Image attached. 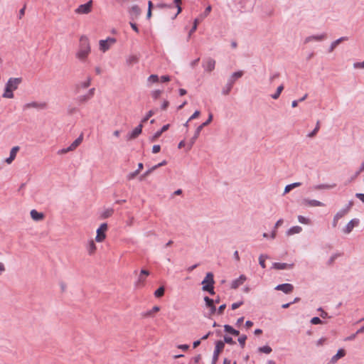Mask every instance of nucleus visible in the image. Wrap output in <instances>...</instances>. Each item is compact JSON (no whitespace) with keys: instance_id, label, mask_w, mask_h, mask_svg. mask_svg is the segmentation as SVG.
<instances>
[{"instance_id":"nucleus-55","label":"nucleus","mask_w":364,"mask_h":364,"mask_svg":"<svg viewBox=\"0 0 364 364\" xmlns=\"http://www.w3.org/2000/svg\"><path fill=\"white\" fill-rule=\"evenodd\" d=\"M161 150V146L160 145H154L152 148V152L154 154H157Z\"/></svg>"},{"instance_id":"nucleus-2","label":"nucleus","mask_w":364,"mask_h":364,"mask_svg":"<svg viewBox=\"0 0 364 364\" xmlns=\"http://www.w3.org/2000/svg\"><path fill=\"white\" fill-rule=\"evenodd\" d=\"M215 281L213 279V274L208 272L206 274L205 277L202 282L203 290L209 292L210 294H215L214 291Z\"/></svg>"},{"instance_id":"nucleus-14","label":"nucleus","mask_w":364,"mask_h":364,"mask_svg":"<svg viewBox=\"0 0 364 364\" xmlns=\"http://www.w3.org/2000/svg\"><path fill=\"white\" fill-rule=\"evenodd\" d=\"M31 217L35 221H41L44 219L45 215L43 213L38 212L36 210H31Z\"/></svg>"},{"instance_id":"nucleus-44","label":"nucleus","mask_w":364,"mask_h":364,"mask_svg":"<svg viewBox=\"0 0 364 364\" xmlns=\"http://www.w3.org/2000/svg\"><path fill=\"white\" fill-rule=\"evenodd\" d=\"M233 83H234V81L231 82L230 83H229L227 87L223 90V93L225 95H228L230 93V92L231 89H232Z\"/></svg>"},{"instance_id":"nucleus-25","label":"nucleus","mask_w":364,"mask_h":364,"mask_svg":"<svg viewBox=\"0 0 364 364\" xmlns=\"http://www.w3.org/2000/svg\"><path fill=\"white\" fill-rule=\"evenodd\" d=\"M301 231L302 228L300 226H294L287 231V235L290 236L294 234L300 233Z\"/></svg>"},{"instance_id":"nucleus-3","label":"nucleus","mask_w":364,"mask_h":364,"mask_svg":"<svg viewBox=\"0 0 364 364\" xmlns=\"http://www.w3.org/2000/svg\"><path fill=\"white\" fill-rule=\"evenodd\" d=\"M212 120H213V114L210 113L209 114L208 119L196 129L194 136L191 139L189 143L188 144V150L191 149L193 145L195 144L196 139L199 136L202 129L204 127L208 125L212 122Z\"/></svg>"},{"instance_id":"nucleus-1","label":"nucleus","mask_w":364,"mask_h":364,"mask_svg":"<svg viewBox=\"0 0 364 364\" xmlns=\"http://www.w3.org/2000/svg\"><path fill=\"white\" fill-rule=\"evenodd\" d=\"M90 53V46L89 40L85 36H82L80 39L79 50L76 53V57L80 60H85Z\"/></svg>"},{"instance_id":"nucleus-26","label":"nucleus","mask_w":364,"mask_h":364,"mask_svg":"<svg viewBox=\"0 0 364 364\" xmlns=\"http://www.w3.org/2000/svg\"><path fill=\"white\" fill-rule=\"evenodd\" d=\"M326 38V34H322V35H319V36H309V37L306 38L305 42L308 43V42L311 41H322V40L325 39Z\"/></svg>"},{"instance_id":"nucleus-11","label":"nucleus","mask_w":364,"mask_h":364,"mask_svg":"<svg viewBox=\"0 0 364 364\" xmlns=\"http://www.w3.org/2000/svg\"><path fill=\"white\" fill-rule=\"evenodd\" d=\"M19 151V146H14L11 149V151H10V156L9 158H6L5 159V162L7 164H11L14 161V159H16V154L18 153V151Z\"/></svg>"},{"instance_id":"nucleus-64","label":"nucleus","mask_w":364,"mask_h":364,"mask_svg":"<svg viewBox=\"0 0 364 364\" xmlns=\"http://www.w3.org/2000/svg\"><path fill=\"white\" fill-rule=\"evenodd\" d=\"M355 196L359 198L362 202L364 203V194L363 193H356Z\"/></svg>"},{"instance_id":"nucleus-28","label":"nucleus","mask_w":364,"mask_h":364,"mask_svg":"<svg viewBox=\"0 0 364 364\" xmlns=\"http://www.w3.org/2000/svg\"><path fill=\"white\" fill-rule=\"evenodd\" d=\"M346 40H347L346 37H341V38L337 39L336 41H333L331 45L330 52L333 51L336 48V46H338L339 43H341L342 41H346Z\"/></svg>"},{"instance_id":"nucleus-8","label":"nucleus","mask_w":364,"mask_h":364,"mask_svg":"<svg viewBox=\"0 0 364 364\" xmlns=\"http://www.w3.org/2000/svg\"><path fill=\"white\" fill-rule=\"evenodd\" d=\"M47 107V103L43 102H31L26 104L23 106L24 109H44Z\"/></svg>"},{"instance_id":"nucleus-13","label":"nucleus","mask_w":364,"mask_h":364,"mask_svg":"<svg viewBox=\"0 0 364 364\" xmlns=\"http://www.w3.org/2000/svg\"><path fill=\"white\" fill-rule=\"evenodd\" d=\"M149 275V272L146 269H141L139 276L138 281L136 282L137 286H143L146 278Z\"/></svg>"},{"instance_id":"nucleus-41","label":"nucleus","mask_w":364,"mask_h":364,"mask_svg":"<svg viewBox=\"0 0 364 364\" xmlns=\"http://www.w3.org/2000/svg\"><path fill=\"white\" fill-rule=\"evenodd\" d=\"M267 259V256H264V255H260L259 257V264L260 266L264 269L266 267V264H265V260Z\"/></svg>"},{"instance_id":"nucleus-34","label":"nucleus","mask_w":364,"mask_h":364,"mask_svg":"<svg viewBox=\"0 0 364 364\" xmlns=\"http://www.w3.org/2000/svg\"><path fill=\"white\" fill-rule=\"evenodd\" d=\"M348 212V209H343L339 210L336 215L335 218L339 220V219L344 217Z\"/></svg>"},{"instance_id":"nucleus-63","label":"nucleus","mask_w":364,"mask_h":364,"mask_svg":"<svg viewBox=\"0 0 364 364\" xmlns=\"http://www.w3.org/2000/svg\"><path fill=\"white\" fill-rule=\"evenodd\" d=\"M201 360V355H198L196 356H195L193 358V361H194V363L195 364H197L198 363H199V361Z\"/></svg>"},{"instance_id":"nucleus-62","label":"nucleus","mask_w":364,"mask_h":364,"mask_svg":"<svg viewBox=\"0 0 364 364\" xmlns=\"http://www.w3.org/2000/svg\"><path fill=\"white\" fill-rule=\"evenodd\" d=\"M354 67L356 68H364V61L362 63H355Z\"/></svg>"},{"instance_id":"nucleus-45","label":"nucleus","mask_w":364,"mask_h":364,"mask_svg":"<svg viewBox=\"0 0 364 364\" xmlns=\"http://www.w3.org/2000/svg\"><path fill=\"white\" fill-rule=\"evenodd\" d=\"M161 90H156L151 92V96L154 99L157 100L161 96Z\"/></svg>"},{"instance_id":"nucleus-9","label":"nucleus","mask_w":364,"mask_h":364,"mask_svg":"<svg viewBox=\"0 0 364 364\" xmlns=\"http://www.w3.org/2000/svg\"><path fill=\"white\" fill-rule=\"evenodd\" d=\"M224 346H225L224 342H223L221 341H217V343L215 344V348L214 350V353H213V364H215V363L218 361V356H219L220 353L223 351Z\"/></svg>"},{"instance_id":"nucleus-35","label":"nucleus","mask_w":364,"mask_h":364,"mask_svg":"<svg viewBox=\"0 0 364 364\" xmlns=\"http://www.w3.org/2000/svg\"><path fill=\"white\" fill-rule=\"evenodd\" d=\"M298 220L300 223L309 225L311 224V220L309 218H305L302 215L298 216Z\"/></svg>"},{"instance_id":"nucleus-57","label":"nucleus","mask_w":364,"mask_h":364,"mask_svg":"<svg viewBox=\"0 0 364 364\" xmlns=\"http://www.w3.org/2000/svg\"><path fill=\"white\" fill-rule=\"evenodd\" d=\"M242 304V301L233 303L231 306L232 309L235 310V309L239 308Z\"/></svg>"},{"instance_id":"nucleus-24","label":"nucleus","mask_w":364,"mask_h":364,"mask_svg":"<svg viewBox=\"0 0 364 364\" xmlns=\"http://www.w3.org/2000/svg\"><path fill=\"white\" fill-rule=\"evenodd\" d=\"M143 167H144L143 164L139 163L138 164L137 171H134V172L129 173L127 176V179L129 181L134 179L139 173V172L143 168Z\"/></svg>"},{"instance_id":"nucleus-38","label":"nucleus","mask_w":364,"mask_h":364,"mask_svg":"<svg viewBox=\"0 0 364 364\" xmlns=\"http://www.w3.org/2000/svg\"><path fill=\"white\" fill-rule=\"evenodd\" d=\"M283 90H284V86L282 85L279 86L277 89V92L274 95H272V97L274 100L279 98V97Z\"/></svg>"},{"instance_id":"nucleus-16","label":"nucleus","mask_w":364,"mask_h":364,"mask_svg":"<svg viewBox=\"0 0 364 364\" xmlns=\"http://www.w3.org/2000/svg\"><path fill=\"white\" fill-rule=\"evenodd\" d=\"M94 95V89L90 90L89 92L87 95H80L77 97V101L80 103H85L87 102Z\"/></svg>"},{"instance_id":"nucleus-17","label":"nucleus","mask_w":364,"mask_h":364,"mask_svg":"<svg viewBox=\"0 0 364 364\" xmlns=\"http://www.w3.org/2000/svg\"><path fill=\"white\" fill-rule=\"evenodd\" d=\"M246 279L247 278L245 275H240L238 279L232 281L231 287L232 289H237L239 286L242 285L246 281Z\"/></svg>"},{"instance_id":"nucleus-42","label":"nucleus","mask_w":364,"mask_h":364,"mask_svg":"<svg viewBox=\"0 0 364 364\" xmlns=\"http://www.w3.org/2000/svg\"><path fill=\"white\" fill-rule=\"evenodd\" d=\"M154 114V112L153 110H150L147 112L146 115L144 117V118L141 120V123H145L148 119L151 117Z\"/></svg>"},{"instance_id":"nucleus-51","label":"nucleus","mask_w":364,"mask_h":364,"mask_svg":"<svg viewBox=\"0 0 364 364\" xmlns=\"http://www.w3.org/2000/svg\"><path fill=\"white\" fill-rule=\"evenodd\" d=\"M311 323L314 325L321 323V320L318 317H314L311 320Z\"/></svg>"},{"instance_id":"nucleus-18","label":"nucleus","mask_w":364,"mask_h":364,"mask_svg":"<svg viewBox=\"0 0 364 364\" xmlns=\"http://www.w3.org/2000/svg\"><path fill=\"white\" fill-rule=\"evenodd\" d=\"M97 250V246L93 240L88 242L87 245V251L89 255H93Z\"/></svg>"},{"instance_id":"nucleus-10","label":"nucleus","mask_w":364,"mask_h":364,"mask_svg":"<svg viewBox=\"0 0 364 364\" xmlns=\"http://www.w3.org/2000/svg\"><path fill=\"white\" fill-rule=\"evenodd\" d=\"M359 224V220L357 218L352 219L346 225V227L343 229V232L345 234H349L353 229L358 226Z\"/></svg>"},{"instance_id":"nucleus-47","label":"nucleus","mask_w":364,"mask_h":364,"mask_svg":"<svg viewBox=\"0 0 364 364\" xmlns=\"http://www.w3.org/2000/svg\"><path fill=\"white\" fill-rule=\"evenodd\" d=\"M174 2L176 4V6H177V9H178L177 13L175 15V16L173 17V18H176V16L178 14H179L181 12V10H182L181 7V0H174Z\"/></svg>"},{"instance_id":"nucleus-33","label":"nucleus","mask_w":364,"mask_h":364,"mask_svg":"<svg viewBox=\"0 0 364 364\" xmlns=\"http://www.w3.org/2000/svg\"><path fill=\"white\" fill-rule=\"evenodd\" d=\"M130 14L132 16H138L140 15L141 14V10L139 9V7L138 6H133L132 8H131V10H130Z\"/></svg>"},{"instance_id":"nucleus-52","label":"nucleus","mask_w":364,"mask_h":364,"mask_svg":"<svg viewBox=\"0 0 364 364\" xmlns=\"http://www.w3.org/2000/svg\"><path fill=\"white\" fill-rule=\"evenodd\" d=\"M200 112L199 111H196L191 116V117L188 119V121H191L194 119H196L198 118L199 116H200Z\"/></svg>"},{"instance_id":"nucleus-37","label":"nucleus","mask_w":364,"mask_h":364,"mask_svg":"<svg viewBox=\"0 0 364 364\" xmlns=\"http://www.w3.org/2000/svg\"><path fill=\"white\" fill-rule=\"evenodd\" d=\"M258 350L260 352V353H266V354H269L272 352V348L268 346H262V347H260L258 348Z\"/></svg>"},{"instance_id":"nucleus-39","label":"nucleus","mask_w":364,"mask_h":364,"mask_svg":"<svg viewBox=\"0 0 364 364\" xmlns=\"http://www.w3.org/2000/svg\"><path fill=\"white\" fill-rule=\"evenodd\" d=\"M319 129H320V123H319V122H317L315 129H314V130L308 134V136L310 138L314 137L317 134Z\"/></svg>"},{"instance_id":"nucleus-59","label":"nucleus","mask_w":364,"mask_h":364,"mask_svg":"<svg viewBox=\"0 0 364 364\" xmlns=\"http://www.w3.org/2000/svg\"><path fill=\"white\" fill-rule=\"evenodd\" d=\"M177 347L178 348L181 349L184 351L187 350L189 348V346L187 344L178 345Z\"/></svg>"},{"instance_id":"nucleus-29","label":"nucleus","mask_w":364,"mask_h":364,"mask_svg":"<svg viewBox=\"0 0 364 364\" xmlns=\"http://www.w3.org/2000/svg\"><path fill=\"white\" fill-rule=\"evenodd\" d=\"M2 97L4 98L12 99V98H14V95L13 91H11V90H9L8 87H6L5 86L4 92L2 95Z\"/></svg>"},{"instance_id":"nucleus-15","label":"nucleus","mask_w":364,"mask_h":364,"mask_svg":"<svg viewBox=\"0 0 364 364\" xmlns=\"http://www.w3.org/2000/svg\"><path fill=\"white\" fill-rule=\"evenodd\" d=\"M215 60L212 58H208L203 65L205 70L208 72H211L215 69Z\"/></svg>"},{"instance_id":"nucleus-21","label":"nucleus","mask_w":364,"mask_h":364,"mask_svg":"<svg viewBox=\"0 0 364 364\" xmlns=\"http://www.w3.org/2000/svg\"><path fill=\"white\" fill-rule=\"evenodd\" d=\"M142 127H143V124H140L139 125H138L133 131L129 135V139H135L141 133V131H142Z\"/></svg>"},{"instance_id":"nucleus-20","label":"nucleus","mask_w":364,"mask_h":364,"mask_svg":"<svg viewBox=\"0 0 364 364\" xmlns=\"http://www.w3.org/2000/svg\"><path fill=\"white\" fill-rule=\"evenodd\" d=\"M345 355H346L345 350L340 349L338 350L337 353L331 358V363H336L340 358L344 357Z\"/></svg>"},{"instance_id":"nucleus-5","label":"nucleus","mask_w":364,"mask_h":364,"mask_svg":"<svg viewBox=\"0 0 364 364\" xmlns=\"http://www.w3.org/2000/svg\"><path fill=\"white\" fill-rule=\"evenodd\" d=\"M116 43V40L114 38H107L105 40H100L99 42L100 50L102 52L108 50L112 46Z\"/></svg>"},{"instance_id":"nucleus-23","label":"nucleus","mask_w":364,"mask_h":364,"mask_svg":"<svg viewBox=\"0 0 364 364\" xmlns=\"http://www.w3.org/2000/svg\"><path fill=\"white\" fill-rule=\"evenodd\" d=\"M83 136L80 134L69 146L68 150H75L82 141Z\"/></svg>"},{"instance_id":"nucleus-49","label":"nucleus","mask_w":364,"mask_h":364,"mask_svg":"<svg viewBox=\"0 0 364 364\" xmlns=\"http://www.w3.org/2000/svg\"><path fill=\"white\" fill-rule=\"evenodd\" d=\"M242 75H243L242 71H237L232 74V77L234 79H237V78L241 77Z\"/></svg>"},{"instance_id":"nucleus-7","label":"nucleus","mask_w":364,"mask_h":364,"mask_svg":"<svg viewBox=\"0 0 364 364\" xmlns=\"http://www.w3.org/2000/svg\"><path fill=\"white\" fill-rule=\"evenodd\" d=\"M21 82L22 79L21 77H11L7 81L6 87L14 92L18 88Z\"/></svg>"},{"instance_id":"nucleus-32","label":"nucleus","mask_w":364,"mask_h":364,"mask_svg":"<svg viewBox=\"0 0 364 364\" xmlns=\"http://www.w3.org/2000/svg\"><path fill=\"white\" fill-rule=\"evenodd\" d=\"M306 204L309 206L316 207V206H324V204L316 200H309L306 201Z\"/></svg>"},{"instance_id":"nucleus-12","label":"nucleus","mask_w":364,"mask_h":364,"mask_svg":"<svg viewBox=\"0 0 364 364\" xmlns=\"http://www.w3.org/2000/svg\"><path fill=\"white\" fill-rule=\"evenodd\" d=\"M275 289L282 291L283 292H284L286 294H289L293 291L294 287L291 284H282L277 285L275 287Z\"/></svg>"},{"instance_id":"nucleus-46","label":"nucleus","mask_w":364,"mask_h":364,"mask_svg":"<svg viewBox=\"0 0 364 364\" xmlns=\"http://www.w3.org/2000/svg\"><path fill=\"white\" fill-rule=\"evenodd\" d=\"M246 340H247V336L245 335H242L238 338V342L240 344L242 348L245 347Z\"/></svg>"},{"instance_id":"nucleus-22","label":"nucleus","mask_w":364,"mask_h":364,"mask_svg":"<svg viewBox=\"0 0 364 364\" xmlns=\"http://www.w3.org/2000/svg\"><path fill=\"white\" fill-rule=\"evenodd\" d=\"M293 264H287V263H280L275 262L273 264L274 268L277 269H291L293 267Z\"/></svg>"},{"instance_id":"nucleus-27","label":"nucleus","mask_w":364,"mask_h":364,"mask_svg":"<svg viewBox=\"0 0 364 364\" xmlns=\"http://www.w3.org/2000/svg\"><path fill=\"white\" fill-rule=\"evenodd\" d=\"M301 185V183L299 182H296V183H291V184H289L287 185L285 188H284V194L290 192L292 189L296 188V187H299Z\"/></svg>"},{"instance_id":"nucleus-61","label":"nucleus","mask_w":364,"mask_h":364,"mask_svg":"<svg viewBox=\"0 0 364 364\" xmlns=\"http://www.w3.org/2000/svg\"><path fill=\"white\" fill-rule=\"evenodd\" d=\"M170 80H171L170 77L168 75H163L161 77V81L163 82H168Z\"/></svg>"},{"instance_id":"nucleus-58","label":"nucleus","mask_w":364,"mask_h":364,"mask_svg":"<svg viewBox=\"0 0 364 364\" xmlns=\"http://www.w3.org/2000/svg\"><path fill=\"white\" fill-rule=\"evenodd\" d=\"M225 307H226L225 304H223V305L220 306V307L218 308V314L220 315L223 314Z\"/></svg>"},{"instance_id":"nucleus-19","label":"nucleus","mask_w":364,"mask_h":364,"mask_svg":"<svg viewBox=\"0 0 364 364\" xmlns=\"http://www.w3.org/2000/svg\"><path fill=\"white\" fill-rule=\"evenodd\" d=\"M204 300L205 301L206 306L210 309V314H214L216 311V308L214 305L215 301L208 296H205L204 298Z\"/></svg>"},{"instance_id":"nucleus-6","label":"nucleus","mask_w":364,"mask_h":364,"mask_svg":"<svg viewBox=\"0 0 364 364\" xmlns=\"http://www.w3.org/2000/svg\"><path fill=\"white\" fill-rule=\"evenodd\" d=\"M92 1L90 0L85 4L80 5L75 10V14H89L92 10Z\"/></svg>"},{"instance_id":"nucleus-40","label":"nucleus","mask_w":364,"mask_h":364,"mask_svg":"<svg viewBox=\"0 0 364 364\" xmlns=\"http://www.w3.org/2000/svg\"><path fill=\"white\" fill-rule=\"evenodd\" d=\"M113 213H114L113 209H112V208L107 209V210H106L105 211H104V212L102 213V217L103 218H109V217L112 216V215L113 214Z\"/></svg>"},{"instance_id":"nucleus-4","label":"nucleus","mask_w":364,"mask_h":364,"mask_svg":"<svg viewBox=\"0 0 364 364\" xmlns=\"http://www.w3.org/2000/svg\"><path fill=\"white\" fill-rule=\"evenodd\" d=\"M108 230L107 223H102L97 230V235L95 237V241L97 242H102L107 237L106 232Z\"/></svg>"},{"instance_id":"nucleus-54","label":"nucleus","mask_w":364,"mask_h":364,"mask_svg":"<svg viewBox=\"0 0 364 364\" xmlns=\"http://www.w3.org/2000/svg\"><path fill=\"white\" fill-rule=\"evenodd\" d=\"M152 171H154V170H151V168H149L148 171H146L141 177H140V180L142 181L144 179L145 177H146L147 176H149Z\"/></svg>"},{"instance_id":"nucleus-31","label":"nucleus","mask_w":364,"mask_h":364,"mask_svg":"<svg viewBox=\"0 0 364 364\" xmlns=\"http://www.w3.org/2000/svg\"><path fill=\"white\" fill-rule=\"evenodd\" d=\"M224 328L227 333H231L234 336H238L240 334V332L234 329L232 326L229 325H225Z\"/></svg>"},{"instance_id":"nucleus-56","label":"nucleus","mask_w":364,"mask_h":364,"mask_svg":"<svg viewBox=\"0 0 364 364\" xmlns=\"http://www.w3.org/2000/svg\"><path fill=\"white\" fill-rule=\"evenodd\" d=\"M224 341L226 343H228V344H233L235 343L233 341L232 338L229 336H225Z\"/></svg>"},{"instance_id":"nucleus-50","label":"nucleus","mask_w":364,"mask_h":364,"mask_svg":"<svg viewBox=\"0 0 364 364\" xmlns=\"http://www.w3.org/2000/svg\"><path fill=\"white\" fill-rule=\"evenodd\" d=\"M198 23V19H196L194 21L193 28H191V30L189 32V36H191L193 32L196 31V30L197 29Z\"/></svg>"},{"instance_id":"nucleus-30","label":"nucleus","mask_w":364,"mask_h":364,"mask_svg":"<svg viewBox=\"0 0 364 364\" xmlns=\"http://www.w3.org/2000/svg\"><path fill=\"white\" fill-rule=\"evenodd\" d=\"M160 311V307L154 306L150 311H147L145 314V317H151L153 315Z\"/></svg>"},{"instance_id":"nucleus-60","label":"nucleus","mask_w":364,"mask_h":364,"mask_svg":"<svg viewBox=\"0 0 364 364\" xmlns=\"http://www.w3.org/2000/svg\"><path fill=\"white\" fill-rule=\"evenodd\" d=\"M169 105V102L168 100H164L162 105H161V109L163 110H165L167 109V107H168Z\"/></svg>"},{"instance_id":"nucleus-36","label":"nucleus","mask_w":364,"mask_h":364,"mask_svg":"<svg viewBox=\"0 0 364 364\" xmlns=\"http://www.w3.org/2000/svg\"><path fill=\"white\" fill-rule=\"evenodd\" d=\"M164 291H165L164 287H161L157 290L155 291L154 296L158 298L161 297L162 296H164Z\"/></svg>"},{"instance_id":"nucleus-53","label":"nucleus","mask_w":364,"mask_h":364,"mask_svg":"<svg viewBox=\"0 0 364 364\" xmlns=\"http://www.w3.org/2000/svg\"><path fill=\"white\" fill-rule=\"evenodd\" d=\"M162 133L163 132L161 130L156 132L154 135L152 136L151 141H154L156 140L161 135Z\"/></svg>"},{"instance_id":"nucleus-43","label":"nucleus","mask_w":364,"mask_h":364,"mask_svg":"<svg viewBox=\"0 0 364 364\" xmlns=\"http://www.w3.org/2000/svg\"><path fill=\"white\" fill-rule=\"evenodd\" d=\"M159 77L157 75H151L149 77H148V81L150 82H159Z\"/></svg>"},{"instance_id":"nucleus-48","label":"nucleus","mask_w":364,"mask_h":364,"mask_svg":"<svg viewBox=\"0 0 364 364\" xmlns=\"http://www.w3.org/2000/svg\"><path fill=\"white\" fill-rule=\"evenodd\" d=\"M127 62H128L130 65H132V64L136 63L138 62V58H137L136 56H134V55L130 56V57H129V58L127 59Z\"/></svg>"}]
</instances>
